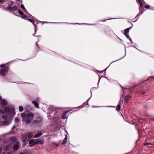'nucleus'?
<instances>
[{
	"instance_id": "nucleus-1",
	"label": "nucleus",
	"mask_w": 154,
	"mask_h": 154,
	"mask_svg": "<svg viewBox=\"0 0 154 154\" xmlns=\"http://www.w3.org/2000/svg\"><path fill=\"white\" fill-rule=\"evenodd\" d=\"M34 114L32 112L27 113H23L21 114V116L23 120L26 124H29L32 121L34 116Z\"/></svg>"
},
{
	"instance_id": "nucleus-2",
	"label": "nucleus",
	"mask_w": 154,
	"mask_h": 154,
	"mask_svg": "<svg viewBox=\"0 0 154 154\" xmlns=\"http://www.w3.org/2000/svg\"><path fill=\"white\" fill-rule=\"evenodd\" d=\"M8 70V67H6L5 68H2L0 70V74L2 76L6 75Z\"/></svg>"
},
{
	"instance_id": "nucleus-3",
	"label": "nucleus",
	"mask_w": 154,
	"mask_h": 154,
	"mask_svg": "<svg viewBox=\"0 0 154 154\" xmlns=\"http://www.w3.org/2000/svg\"><path fill=\"white\" fill-rule=\"evenodd\" d=\"M44 142V140L43 139H37L35 140L34 144L42 145Z\"/></svg>"
},
{
	"instance_id": "nucleus-4",
	"label": "nucleus",
	"mask_w": 154,
	"mask_h": 154,
	"mask_svg": "<svg viewBox=\"0 0 154 154\" xmlns=\"http://www.w3.org/2000/svg\"><path fill=\"white\" fill-rule=\"evenodd\" d=\"M42 118L41 117L39 116L38 119L34 120L33 122H32L33 124H38L42 122Z\"/></svg>"
},
{
	"instance_id": "nucleus-5",
	"label": "nucleus",
	"mask_w": 154,
	"mask_h": 154,
	"mask_svg": "<svg viewBox=\"0 0 154 154\" xmlns=\"http://www.w3.org/2000/svg\"><path fill=\"white\" fill-rule=\"evenodd\" d=\"M20 145V143L19 142H17L13 146V149L15 150H18L19 147V145Z\"/></svg>"
},
{
	"instance_id": "nucleus-6",
	"label": "nucleus",
	"mask_w": 154,
	"mask_h": 154,
	"mask_svg": "<svg viewBox=\"0 0 154 154\" xmlns=\"http://www.w3.org/2000/svg\"><path fill=\"white\" fill-rule=\"evenodd\" d=\"M131 96L130 95H127L125 96L124 98L125 102L126 103H128L129 99L131 98Z\"/></svg>"
},
{
	"instance_id": "nucleus-7",
	"label": "nucleus",
	"mask_w": 154,
	"mask_h": 154,
	"mask_svg": "<svg viewBox=\"0 0 154 154\" xmlns=\"http://www.w3.org/2000/svg\"><path fill=\"white\" fill-rule=\"evenodd\" d=\"M27 138L26 136H23L22 139V141L24 144H25L27 142Z\"/></svg>"
},
{
	"instance_id": "nucleus-8",
	"label": "nucleus",
	"mask_w": 154,
	"mask_h": 154,
	"mask_svg": "<svg viewBox=\"0 0 154 154\" xmlns=\"http://www.w3.org/2000/svg\"><path fill=\"white\" fill-rule=\"evenodd\" d=\"M42 134V133L40 132L36 134L33 137L34 138H37L40 137Z\"/></svg>"
},
{
	"instance_id": "nucleus-9",
	"label": "nucleus",
	"mask_w": 154,
	"mask_h": 154,
	"mask_svg": "<svg viewBox=\"0 0 154 154\" xmlns=\"http://www.w3.org/2000/svg\"><path fill=\"white\" fill-rule=\"evenodd\" d=\"M32 136L33 135L31 132L27 133L26 135V136L28 137L29 139L31 138L32 137Z\"/></svg>"
},
{
	"instance_id": "nucleus-10",
	"label": "nucleus",
	"mask_w": 154,
	"mask_h": 154,
	"mask_svg": "<svg viewBox=\"0 0 154 154\" xmlns=\"http://www.w3.org/2000/svg\"><path fill=\"white\" fill-rule=\"evenodd\" d=\"M1 103L2 104L4 105H6L7 104V102L6 101V100H1Z\"/></svg>"
},
{
	"instance_id": "nucleus-11",
	"label": "nucleus",
	"mask_w": 154,
	"mask_h": 154,
	"mask_svg": "<svg viewBox=\"0 0 154 154\" xmlns=\"http://www.w3.org/2000/svg\"><path fill=\"white\" fill-rule=\"evenodd\" d=\"M129 28H127L125 30L124 34L127 37V34H128V33L129 32Z\"/></svg>"
},
{
	"instance_id": "nucleus-12",
	"label": "nucleus",
	"mask_w": 154,
	"mask_h": 154,
	"mask_svg": "<svg viewBox=\"0 0 154 154\" xmlns=\"http://www.w3.org/2000/svg\"><path fill=\"white\" fill-rule=\"evenodd\" d=\"M67 135H66L65 138L63 140L62 143L63 144H65L66 143V141L67 140Z\"/></svg>"
},
{
	"instance_id": "nucleus-13",
	"label": "nucleus",
	"mask_w": 154,
	"mask_h": 154,
	"mask_svg": "<svg viewBox=\"0 0 154 154\" xmlns=\"http://www.w3.org/2000/svg\"><path fill=\"white\" fill-rule=\"evenodd\" d=\"M32 103L37 108H38V104L35 101H33L32 102Z\"/></svg>"
},
{
	"instance_id": "nucleus-14",
	"label": "nucleus",
	"mask_w": 154,
	"mask_h": 154,
	"mask_svg": "<svg viewBox=\"0 0 154 154\" xmlns=\"http://www.w3.org/2000/svg\"><path fill=\"white\" fill-rule=\"evenodd\" d=\"M29 144H34L35 143V140H34L33 139H31L30 140L29 142Z\"/></svg>"
},
{
	"instance_id": "nucleus-15",
	"label": "nucleus",
	"mask_w": 154,
	"mask_h": 154,
	"mask_svg": "<svg viewBox=\"0 0 154 154\" xmlns=\"http://www.w3.org/2000/svg\"><path fill=\"white\" fill-rule=\"evenodd\" d=\"M62 117L63 119H65L66 118L67 116L65 113H63L62 115Z\"/></svg>"
},
{
	"instance_id": "nucleus-16",
	"label": "nucleus",
	"mask_w": 154,
	"mask_h": 154,
	"mask_svg": "<svg viewBox=\"0 0 154 154\" xmlns=\"http://www.w3.org/2000/svg\"><path fill=\"white\" fill-rule=\"evenodd\" d=\"M19 110L20 112H22L23 110V107L21 106H20L19 107Z\"/></svg>"
},
{
	"instance_id": "nucleus-17",
	"label": "nucleus",
	"mask_w": 154,
	"mask_h": 154,
	"mask_svg": "<svg viewBox=\"0 0 154 154\" xmlns=\"http://www.w3.org/2000/svg\"><path fill=\"white\" fill-rule=\"evenodd\" d=\"M7 8L8 10H12L13 9L12 7L10 5H9L7 7Z\"/></svg>"
},
{
	"instance_id": "nucleus-18",
	"label": "nucleus",
	"mask_w": 154,
	"mask_h": 154,
	"mask_svg": "<svg viewBox=\"0 0 154 154\" xmlns=\"http://www.w3.org/2000/svg\"><path fill=\"white\" fill-rule=\"evenodd\" d=\"M120 105L119 104L117 106V108H116V110H119L120 109Z\"/></svg>"
},
{
	"instance_id": "nucleus-19",
	"label": "nucleus",
	"mask_w": 154,
	"mask_h": 154,
	"mask_svg": "<svg viewBox=\"0 0 154 154\" xmlns=\"http://www.w3.org/2000/svg\"><path fill=\"white\" fill-rule=\"evenodd\" d=\"M12 8L14 11H16L17 10V6L15 5L14 6L13 8Z\"/></svg>"
},
{
	"instance_id": "nucleus-20",
	"label": "nucleus",
	"mask_w": 154,
	"mask_h": 154,
	"mask_svg": "<svg viewBox=\"0 0 154 154\" xmlns=\"http://www.w3.org/2000/svg\"><path fill=\"white\" fill-rule=\"evenodd\" d=\"M18 12L21 15H22L23 14V13L20 10H18Z\"/></svg>"
},
{
	"instance_id": "nucleus-21",
	"label": "nucleus",
	"mask_w": 154,
	"mask_h": 154,
	"mask_svg": "<svg viewBox=\"0 0 154 154\" xmlns=\"http://www.w3.org/2000/svg\"><path fill=\"white\" fill-rule=\"evenodd\" d=\"M154 144V142H153L152 143H146L144 144V145H153Z\"/></svg>"
},
{
	"instance_id": "nucleus-22",
	"label": "nucleus",
	"mask_w": 154,
	"mask_h": 154,
	"mask_svg": "<svg viewBox=\"0 0 154 154\" xmlns=\"http://www.w3.org/2000/svg\"><path fill=\"white\" fill-rule=\"evenodd\" d=\"M20 7H21V8H22V9H23L24 10H25V8H24V5H23L21 4V5Z\"/></svg>"
},
{
	"instance_id": "nucleus-23",
	"label": "nucleus",
	"mask_w": 154,
	"mask_h": 154,
	"mask_svg": "<svg viewBox=\"0 0 154 154\" xmlns=\"http://www.w3.org/2000/svg\"><path fill=\"white\" fill-rule=\"evenodd\" d=\"M22 17L23 18H26V16L24 14L23 15H21Z\"/></svg>"
},
{
	"instance_id": "nucleus-24",
	"label": "nucleus",
	"mask_w": 154,
	"mask_h": 154,
	"mask_svg": "<svg viewBox=\"0 0 154 154\" xmlns=\"http://www.w3.org/2000/svg\"><path fill=\"white\" fill-rule=\"evenodd\" d=\"M15 121L16 122H17L19 121V119L17 118H15Z\"/></svg>"
},
{
	"instance_id": "nucleus-25",
	"label": "nucleus",
	"mask_w": 154,
	"mask_h": 154,
	"mask_svg": "<svg viewBox=\"0 0 154 154\" xmlns=\"http://www.w3.org/2000/svg\"><path fill=\"white\" fill-rule=\"evenodd\" d=\"M28 20L30 22L32 23L33 22V20L32 19H28Z\"/></svg>"
},
{
	"instance_id": "nucleus-26",
	"label": "nucleus",
	"mask_w": 154,
	"mask_h": 154,
	"mask_svg": "<svg viewBox=\"0 0 154 154\" xmlns=\"http://www.w3.org/2000/svg\"><path fill=\"white\" fill-rule=\"evenodd\" d=\"M5 2V0H0V3H2Z\"/></svg>"
},
{
	"instance_id": "nucleus-27",
	"label": "nucleus",
	"mask_w": 154,
	"mask_h": 154,
	"mask_svg": "<svg viewBox=\"0 0 154 154\" xmlns=\"http://www.w3.org/2000/svg\"><path fill=\"white\" fill-rule=\"evenodd\" d=\"M4 113V112L3 111L0 109V113L2 114H3Z\"/></svg>"
},
{
	"instance_id": "nucleus-28",
	"label": "nucleus",
	"mask_w": 154,
	"mask_h": 154,
	"mask_svg": "<svg viewBox=\"0 0 154 154\" xmlns=\"http://www.w3.org/2000/svg\"><path fill=\"white\" fill-rule=\"evenodd\" d=\"M138 1H139V3H140V5H142V3L141 2V1H140V0H138Z\"/></svg>"
},
{
	"instance_id": "nucleus-29",
	"label": "nucleus",
	"mask_w": 154,
	"mask_h": 154,
	"mask_svg": "<svg viewBox=\"0 0 154 154\" xmlns=\"http://www.w3.org/2000/svg\"><path fill=\"white\" fill-rule=\"evenodd\" d=\"M8 109V108H5V111H7V110Z\"/></svg>"
},
{
	"instance_id": "nucleus-30",
	"label": "nucleus",
	"mask_w": 154,
	"mask_h": 154,
	"mask_svg": "<svg viewBox=\"0 0 154 154\" xmlns=\"http://www.w3.org/2000/svg\"><path fill=\"white\" fill-rule=\"evenodd\" d=\"M146 8H149V6L148 5H147L146 6Z\"/></svg>"
},
{
	"instance_id": "nucleus-31",
	"label": "nucleus",
	"mask_w": 154,
	"mask_h": 154,
	"mask_svg": "<svg viewBox=\"0 0 154 154\" xmlns=\"http://www.w3.org/2000/svg\"><path fill=\"white\" fill-rule=\"evenodd\" d=\"M5 66V64H2L1 66V67H2Z\"/></svg>"
},
{
	"instance_id": "nucleus-32",
	"label": "nucleus",
	"mask_w": 154,
	"mask_h": 154,
	"mask_svg": "<svg viewBox=\"0 0 154 154\" xmlns=\"http://www.w3.org/2000/svg\"><path fill=\"white\" fill-rule=\"evenodd\" d=\"M54 144L56 145L57 146H58V144L56 143H54Z\"/></svg>"
},
{
	"instance_id": "nucleus-33",
	"label": "nucleus",
	"mask_w": 154,
	"mask_h": 154,
	"mask_svg": "<svg viewBox=\"0 0 154 154\" xmlns=\"http://www.w3.org/2000/svg\"><path fill=\"white\" fill-rule=\"evenodd\" d=\"M2 150V149L0 148V153L1 152Z\"/></svg>"
},
{
	"instance_id": "nucleus-34",
	"label": "nucleus",
	"mask_w": 154,
	"mask_h": 154,
	"mask_svg": "<svg viewBox=\"0 0 154 154\" xmlns=\"http://www.w3.org/2000/svg\"><path fill=\"white\" fill-rule=\"evenodd\" d=\"M19 154H24V153L22 152H20L19 153Z\"/></svg>"
},
{
	"instance_id": "nucleus-35",
	"label": "nucleus",
	"mask_w": 154,
	"mask_h": 154,
	"mask_svg": "<svg viewBox=\"0 0 154 154\" xmlns=\"http://www.w3.org/2000/svg\"><path fill=\"white\" fill-rule=\"evenodd\" d=\"M2 100V98L0 96V101L1 100Z\"/></svg>"
},
{
	"instance_id": "nucleus-36",
	"label": "nucleus",
	"mask_w": 154,
	"mask_h": 154,
	"mask_svg": "<svg viewBox=\"0 0 154 154\" xmlns=\"http://www.w3.org/2000/svg\"><path fill=\"white\" fill-rule=\"evenodd\" d=\"M144 93H145V92H144L143 93V94H144Z\"/></svg>"
},
{
	"instance_id": "nucleus-37",
	"label": "nucleus",
	"mask_w": 154,
	"mask_h": 154,
	"mask_svg": "<svg viewBox=\"0 0 154 154\" xmlns=\"http://www.w3.org/2000/svg\"><path fill=\"white\" fill-rule=\"evenodd\" d=\"M1 140L0 139V141Z\"/></svg>"
}]
</instances>
